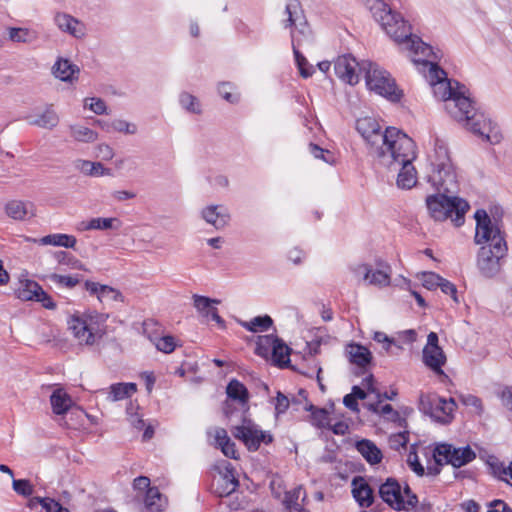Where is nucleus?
I'll list each match as a JSON object with an SVG mask.
<instances>
[{
  "label": "nucleus",
  "instance_id": "obj_49",
  "mask_svg": "<svg viewBox=\"0 0 512 512\" xmlns=\"http://www.w3.org/2000/svg\"><path fill=\"white\" fill-rule=\"evenodd\" d=\"M443 278L434 272H425L422 277V284L429 290L436 289L441 285Z\"/></svg>",
  "mask_w": 512,
  "mask_h": 512
},
{
  "label": "nucleus",
  "instance_id": "obj_4",
  "mask_svg": "<svg viewBox=\"0 0 512 512\" xmlns=\"http://www.w3.org/2000/svg\"><path fill=\"white\" fill-rule=\"evenodd\" d=\"M396 146L377 160L384 167L396 169L401 166L397 176V186L401 189H411L417 183L416 170L412 161L416 157L415 143L408 136H402L396 141Z\"/></svg>",
  "mask_w": 512,
  "mask_h": 512
},
{
  "label": "nucleus",
  "instance_id": "obj_30",
  "mask_svg": "<svg viewBox=\"0 0 512 512\" xmlns=\"http://www.w3.org/2000/svg\"><path fill=\"white\" fill-rule=\"evenodd\" d=\"M42 287L33 280H25L21 283V286L15 291L18 299L23 301H36Z\"/></svg>",
  "mask_w": 512,
  "mask_h": 512
},
{
  "label": "nucleus",
  "instance_id": "obj_23",
  "mask_svg": "<svg viewBox=\"0 0 512 512\" xmlns=\"http://www.w3.org/2000/svg\"><path fill=\"white\" fill-rule=\"evenodd\" d=\"M346 352L349 357V361L360 368H365L371 363L372 354L368 348L360 344H349Z\"/></svg>",
  "mask_w": 512,
  "mask_h": 512
},
{
  "label": "nucleus",
  "instance_id": "obj_53",
  "mask_svg": "<svg viewBox=\"0 0 512 512\" xmlns=\"http://www.w3.org/2000/svg\"><path fill=\"white\" fill-rule=\"evenodd\" d=\"M111 127L118 132H123L131 135L137 132L136 125L129 123L125 120H115L111 123Z\"/></svg>",
  "mask_w": 512,
  "mask_h": 512
},
{
  "label": "nucleus",
  "instance_id": "obj_61",
  "mask_svg": "<svg viewBox=\"0 0 512 512\" xmlns=\"http://www.w3.org/2000/svg\"><path fill=\"white\" fill-rule=\"evenodd\" d=\"M403 493L404 495L406 496V500H404L405 502V510H408L410 508H414L416 507L417 503H418V497L416 494H414L411 490V488L409 487V485H405L404 487V490H403Z\"/></svg>",
  "mask_w": 512,
  "mask_h": 512
},
{
  "label": "nucleus",
  "instance_id": "obj_14",
  "mask_svg": "<svg viewBox=\"0 0 512 512\" xmlns=\"http://www.w3.org/2000/svg\"><path fill=\"white\" fill-rule=\"evenodd\" d=\"M159 328V324L153 319H147L143 322V333L154 343L157 350L164 353L173 352L176 347L174 338L172 336H159L157 334Z\"/></svg>",
  "mask_w": 512,
  "mask_h": 512
},
{
  "label": "nucleus",
  "instance_id": "obj_56",
  "mask_svg": "<svg viewBox=\"0 0 512 512\" xmlns=\"http://www.w3.org/2000/svg\"><path fill=\"white\" fill-rule=\"evenodd\" d=\"M30 35V31L26 28H10L9 38L13 42H26Z\"/></svg>",
  "mask_w": 512,
  "mask_h": 512
},
{
  "label": "nucleus",
  "instance_id": "obj_2",
  "mask_svg": "<svg viewBox=\"0 0 512 512\" xmlns=\"http://www.w3.org/2000/svg\"><path fill=\"white\" fill-rule=\"evenodd\" d=\"M424 75L434 95L445 102V109L455 120L464 122L468 130L491 144L501 141L498 125L474 107L473 101L465 95V86L449 79L442 66H428Z\"/></svg>",
  "mask_w": 512,
  "mask_h": 512
},
{
  "label": "nucleus",
  "instance_id": "obj_48",
  "mask_svg": "<svg viewBox=\"0 0 512 512\" xmlns=\"http://www.w3.org/2000/svg\"><path fill=\"white\" fill-rule=\"evenodd\" d=\"M193 299L195 308L203 315H206V312L213 308L211 306L212 303H219L218 300H212L208 297L200 295H194Z\"/></svg>",
  "mask_w": 512,
  "mask_h": 512
},
{
  "label": "nucleus",
  "instance_id": "obj_41",
  "mask_svg": "<svg viewBox=\"0 0 512 512\" xmlns=\"http://www.w3.org/2000/svg\"><path fill=\"white\" fill-rule=\"evenodd\" d=\"M71 136L79 142H85L90 143L94 142L98 138L97 132L94 130L80 126V125H74L70 127Z\"/></svg>",
  "mask_w": 512,
  "mask_h": 512
},
{
  "label": "nucleus",
  "instance_id": "obj_8",
  "mask_svg": "<svg viewBox=\"0 0 512 512\" xmlns=\"http://www.w3.org/2000/svg\"><path fill=\"white\" fill-rule=\"evenodd\" d=\"M366 85L375 93L391 101H399L402 92L398 90L395 80L390 73L381 66H369L365 75Z\"/></svg>",
  "mask_w": 512,
  "mask_h": 512
},
{
  "label": "nucleus",
  "instance_id": "obj_32",
  "mask_svg": "<svg viewBox=\"0 0 512 512\" xmlns=\"http://www.w3.org/2000/svg\"><path fill=\"white\" fill-rule=\"evenodd\" d=\"M76 167L89 176H112L111 169L104 167L101 162L78 160Z\"/></svg>",
  "mask_w": 512,
  "mask_h": 512
},
{
  "label": "nucleus",
  "instance_id": "obj_28",
  "mask_svg": "<svg viewBox=\"0 0 512 512\" xmlns=\"http://www.w3.org/2000/svg\"><path fill=\"white\" fill-rule=\"evenodd\" d=\"M52 410L57 415L65 414L72 405L71 397L63 390L56 389L50 396Z\"/></svg>",
  "mask_w": 512,
  "mask_h": 512
},
{
  "label": "nucleus",
  "instance_id": "obj_13",
  "mask_svg": "<svg viewBox=\"0 0 512 512\" xmlns=\"http://www.w3.org/2000/svg\"><path fill=\"white\" fill-rule=\"evenodd\" d=\"M434 458L438 465L451 464L455 468H460L476 458V453L469 445L455 448L451 444L442 443L435 447Z\"/></svg>",
  "mask_w": 512,
  "mask_h": 512
},
{
  "label": "nucleus",
  "instance_id": "obj_19",
  "mask_svg": "<svg viewBox=\"0 0 512 512\" xmlns=\"http://www.w3.org/2000/svg\"><path fill=\"white\" fill-rule=\"evenodd\" d=\"M352 494L361 507L367 508L373 503V490L361 476H357L352 480Z\"/></svg>",
  "mask_w": 512,
  "mask_h": 512
},
{
  "label": "nucleus",
  "instance_id": "obj_21",
  "mask_svg": "<svg viewBox=\"0 0 512 512\" xmlns=\"http://www.w3.org/2000/svg\"><path fill=\"white\" fill-rule=\"evenodd\" d=\"M423 362L435 374L446 376L442 367L446 363V355L442 348L423 350Z\"/></svg>",
  "mask_w": 512,
  "mask_h": 512
},
{
  "label": "nucleus",
  "instance_id": "obj_54",
  "mask_svg": "<svg viewBox=\"0 0 512 512\" xmlns=\"http://www.w3.org/2000/svg\"><path fill=\"white\" fill-rule=\"evenodd\" d=\"M232 88L231 83L224 82L219 85L218 92L227 102L235 103L238 101V97L231 92Z\"/></svg>",
  "mask_w": 512,
  "mask_h": 512
},
{
  "label": "nucleus",
  "instance_id": "obj_10",
  "mask_svg": "<svg viewBox=\"0 0 512 512\" xmlns=\"http://www.w3.org/2000/svg\"><path fill=\"white\" fill-rule=\"evenodd\" d=\"M231 433L242 441L249 451H257L261 443L269 444L273 441L270 432L261 430L251 419L245 417L241 425L232 427Z\"/></svg>",
  "mask_w": 512,
  "mask_h": 512
},
{
  "label": "nucleus",
  "instance_id": "obj_3",
  "mask_svg": "<svg viewBox=\"0 0 512 512\" xmlns=\"http://www.w3.org/2000/svg\"><path fill=\"white\" fill-rule=\"evenodd\" d=\"M370 11L386 34L402 49L410 53L413 64H439L446 61L440 49L423 42L412 33V28L400 13L393 11L382 0H373Z\"/></svg>",
  "mask_w": 512,
  "mask_h": 512
},
{
  "label": "nucleus",
  "instance_id": "obj_55",
  "mask_svg": "<svg viewBox=\"0 0 512 512\" xmlns=\"http://www.w3.org/2000/svg\"><path fill=\"white\" fill-rule=\"evenodd\" d=\"M407 463L409 467L418 475L423 476L424 475V467L419 462L418 455L416 451H410L407 458Z\"/></svg>",
  "mask_w": 512,
  "mask_h": 512
},
{
  "label": "nucleus",
  "instance_id": "obj_17",
  "mask_svg": "<svg viewBox=\"0 0 512 512\" xmlns=\"http://www.w3.org/2000/svg\"><path fill=\"white\" fill-rule=\"evenodd\" d=\"M201 215L207 223L213 225L216 229L224 228L230 220V214L227 209L220 205L205 207Z\"/></svg>",
  "mask_w": 512,
  "mask_h": 512
},
{
  "label": "nucleus",
  "instance_id": "obj_44",
  "mask_svg": "<svg viewBox=\"0 0 512 512\" xmlns=\"http://www.w3.org/2000/svg\"><path fill=\"white\" fill-rule=\"evenodd\" d=\"M311 418L313 424L318 428H327L329 427V414L328 411L324 408H315L314 406H310Z\"/></svg>",
  "mask_w": 512,
  "mask_h": 512
},
{
  "label": "nucleus",
  "instance_id": "obj_45",
  "mask_svg": "<svg viewBox=\"0 0 512 512\" xmlns=\"http://www.w3.org/2000/svg\"><path fill=\"white\" fill-rule=\"evenodd\" d=\"M487 464L494 477H497L498 479L505 481L503 476L509 475L508 467H505L504 464L494 456L489 457ZM506 482L508 483L507 480Z\"/></svg>",
  "mask_w": 512,
  "mask_h": 512
},
{
  "label": "nucleus",
  "instance_id": "obj_59",
  "mask_svg": "<svg viewBox=\"0 0 512 512\" xmlns=\"http://www.w3.org/2000/svg\"><path fill=\"white\" fill-rule=\"evenodd\" d=\"M373 340L378 343H382L383 348L386 350V352H390L391 346L395 344V341L393 338H390L384 332H380V331H377L374 333Z\"/></svg>",
  "mask_w": 512,
  "mask_h": 512
},
{
  "label": "nucleus",
  "instance_id": "obj_52",
  "mask_svg": "<svg viewBox=\"0 0 512 512\" xmlns=\"http://www.w3.org/2000/svg\"><path fill=\"white\" fill-rule=\"evenodd\" d=\"M251 324L255 327V331H266L273 325V320L269 315L257 316L251 320Z\"/></svg>",
  "mask_w": 512,
  "mask_h": 512
},
{
  "label": "nucleus",
  "instance_id": "obj_51",
  "mask_svg": "<svg viewBox=\"0 0 512 512\" xmlns=\"http://www.w3.org/2000/svg\"><path fill=\"white\" fill-rule=\"evenodd\" d=\"M99 300H112V301H123V295L120 291L108 286L103 285L101 288Z\"/></svg>",
  "mask_w": 512,
  "mask_h": 512
},
{
  "label": "nucleus",
  "instance_id": "obj_24",
  "mask_svg": "<svg viewBox=\"0 0 512 512\" xmlns=\"http://www.w3.org/2000/svg\"><path fill=\"white\" fill-rule=\"evenodd\" d=\"M28 123L44 129H53L59 123L58 114L53 109L52 105L48 106L42 113L34 117H28Z\"/></svg>",
  "mask_w": 512,
  "mask_h": 512
},
{
  "label": "nucleus",
  "instance_id": "obj_26",
  "mask_svg": "<svg viewBox=\"0 0 512 512\" xmlns=\"http://www.w3.org/2000/svg\"><path fill=\"white\" fill-rule=\"evenodd\" d=\"M356 449L371 465L378 464L382 460L381 450L370 440L362 439L357 441Z\"/></svg>",
  "mask_w": 512,
  "mask_h": 512
},
{
  "label": "nucleus",
  "instance_id": "obj_38",
  "mask_svg": "<svg viewBox=\"0 0 512 512\" xmlns=\"http://www.w3.org/2000/svg\"><path fill=\"white\" fill-rule=\"evenodd\" d=\"M291 349L284 343L282 339L272 349L273 362L279 367H287L290 359Z\"/></svg>",
  "mask_w": 512,
  "mask_h": 512
},
{
  "label": "nucleus",
  "instance_id": "obj_16",
  "mask_svg": "<svg viewBox=\"0 0 512 512\" xmlns=\"http://www.w3.org/2000/svg\"><path fill=\"white\" fill-rule=\"evenodd\" d=\"M54 23L59 30L74 38L81 39L86 35L85 24L70 14L57 12L54 16Z\"/></svg>",
  "mask_w": 512,
  "mask_h": 512
},
{
  "label": "nucleus",
  "instance_id": "obj_58",
  "mask_svg": "<svg viewBox=\"0 0 512 512\" xmlns=\"http://www.w3.org/2000/svg\"><path fill=\"white\" fill-rule=\"evenodd\" d=\"M290 401L286 395L278 391L276 396L275 410L277 414H282L289 408Z\"/></svg>",
  "mask_w": 512,
  "mask_h": 512
},
{
  "label": "nucleus",
  "instance_id": "obj_63",
  "mask_svg": "<svg viewBox=\"0 0 512 512\" xmlns=\"http://www.w3.org/2000/svg\"><path fill=\"white\" fill-rule=\"evenodd\" d=\"M36 302H40L46 309L53 310L56 308V303L53 301L50 295H48L43 289L41 290L39 297L36 298Z\"/></svg>",
  "mask_w": 512,
  "mask_h": 512
},
{
  "label": "nucleus",
  "instance_id": "obj_29",
  "mask_svg": "<svg viewBox=\"0 0 512 512\" xmlns=\"http://www.w3.org/2000/svg\"><path fill=\"white\" fill-rule=\"evenodd\" d=\"M313 39V33L307 21L298 24L297 28L291 31L292 44L310 47Z\"/></svg>",
  "mask_w": 512,
  "mask_h": 512
},
{
  "label": "nucleus",
  "instance_id": "obj_46",
  "mask_svg": "<svg viewBox=\"0 0 512 512\" xmlns=\"http://www.w3.org/2000/svg\"><path fill=\"white\" fill-rule=\"evenodd\" d=\"M12 487L17 494L24 497H29L34 492L33 486L27 479H13Z\"/></svg>",
  "mask_w": 512,
  "mask_h": 512
},
{
  "label": "nucleus",
  "instance_id": "obj_18",
  "mask_svg": "<svg viewBox=\"0 0 512 512\" xmlns=\"http://www.w3.org/2000/svg\"><path fill=\"white\" fill-rule=\"evenodd\" d=\"M352 271L356 275H362L363 280L367 281L371 285L386 286L390 283V275L383 270H375L368 264H359L352 268Z\"/></svg>",
  "mask_w": 512,
  "mask_h": 512
},
{
  "label": "nucleus",
  "instance_id": "obj_42",
  "mask_svg": "<svg viewBox=\"0 0 512 512\" xmlns=\"http://www.w3.org/2000/svg\"><path fill=\"white\" fill-rule=\"evenodd\" d=\"M179 102L187 112L192 114H201V104L197 97L188 93L182 92L179 96Z\"/></svg>",
  "mask_w": 512,
  "mask_h": 512
},
{
  "label": "nucleus",
  "instance_id": "obj_47",
  "mask_svg": "<svg viewBox=\"0 0 512 512\" xmlns=\"http://www.w3.org/2000/svg\"><path fill=\"white\" fill-rule=\"evenodd\" d=\"M408 441H409V432L408 431L395 433L389 437V445L394 450H400L401 448L406 447Z\"/></svg>",
  "mask_w": 512,
  "mask_h": 512
},
{
  "label": "nucleus",
  "instance_id": "obj_25",
  "mask_svg": "<svg viewBox=\"0 0 512 512\" xmlns=\"http://www.w3.org/2000/svg\"><path fill=\"white\" fill-rule=\"evenodd\" d=\"M214 439L216 447H219L222 453L229 458L238 459L239 455L236 450L235 443L228 436L224 428H216L214 431Z\"/></svg>",
  "mask_w": 512,
  "mask_h": 512
},
{
  "label": "nucleus",
  "instance_id": "obj_33",
  "mask_svg": "<svg viewBox=\"0 0 512 512\" xmlns=\"http://www.w3.org/2000/svg\"><path fill=\"white\" fill-rule=\"evenodd\" d=\"M227 396L242 405H246L249 400V392L247 388L237 379H232L226 387Z\"/></svg>",
  "mask_w": 512,
  "mask_h": 512
},
{
  "label": "nucleus",
  "instance_id": "obj_57",
  "mask_svg": "<svg viewBox=\"0 0 512 512\" xmlns=\"http://www.w3.org/2000/svg\"><path fill=\"white\" fill-rule=\"evenodd\" d=\"M460 399L464 405L475 407L479 413H481L483 411L482 401L477 396L472 395V394H467V395H462L460 397Z\"/></svg>",
  "mask_w": 512,
  "mask_h": 512
},
{
  "label": "nucleus",
  "instance_id": "obj_64",
  "mask_svg": "<svg viewBox=\"0 0 512 512\" xmlns=\"http://www.w3.org/2000/svg\"><path fill=\"white\" fill-rule=\"evenodd\" d=\"M44 509L46 512H70L67 508L63 507L59 502L52 498H49Z\"/></svg>",
  "mask_w": 512,
  "mask_h": 512
},
{
  "label": "nucleus",
  "instance_id": "obj_40",
  "mask_svg": "<svg viewBox=\"0 0 512 512\" xmlns=\"http://www.w3.org/2000/svg\"><path fill=\"white\" fill-rule=\"evenodd\" d=\"M335 74L349 85H356L359 82L360 74L355 66H333Z\"/></svg>",
  "mask_w": 512,
  "mask_h": 512
},
{
  "label": "nucleus",
  "instance_id": "obj_11",
  "mask_svg": "<svg viewBox=\"0 0 512 512\" xmlns=\"http://www.w3.org/2000/svg\"><path fill=\"white\" fill-rule=\"evenodd\" d=\"M456 408L453 398L446 400L436 394H422L419 398V409L437 422L446 424L451 420V414Z\"/></svg>",
  "mask_w": 512,
  "mask_h": 512
},
{
  "label": "nucleus",
  "instance_id": "obj_34",
  "mask_svg": "<svg viewBox=\"0 0 512 512\" xmlns=\"http://www.w3.org/2000/svg\"><path fill=\"white\" fill-rule=\"evenodd\" d=\"M79 73V66H52V75L69 84L78 81Z\"/></svg>",
  "mask_w": 512,
  "mask_h": 512
},
{
  "label": "nucleus",
  "instance_id": "obj_35",
  "mask_svg": "<svg viewBox=\"0 0 512 512\" xmlns=\"http://www.w3.org/2000/svg\"><path fill=\"white\" fill-rule=\"evenodd\" d=\"M76 242L77 240L74 236L67 234H50L40 239L42 245L61 246L65 248H74Z\"/></svg>",
  "mask_w": 512,
  "mask_h": 512
},
{
  "label": "nucleus",
  "instance_id": "obj_62",
  "mask_svg": "<svg viewBox=\"0 0 512 512\" xmlns=\"http://www.w3.org/2000/svg\"><path fill=\"white\" fill-rule=\"evenodd\" d=\"M487 512H512V508L503 500L496 499L489 503Z\"/></svg>",
  "mask_w": 512,
  "mask_h": 512
},
{
  "label": "nucleus",
  "instance_id": "obj_6",
  "mask_svg": "<svg viewBox=\"0 0 512 512\" xmlns=\"http://www.w3.org/2000/svg\"><path fill=\"white\" fill-rule=\"evenodd\" d=\"M99 319L96 313L72 315L68 320V328L79 344L91 346L105 334Z\"/></svg>",
  "mask_w": 512,
  "mask_h": 512
},
{
  "label": "nucleus",
  "instance_id": "obj_39",
  "mask_svg": "<svg viewBox=\"0 0 512 512\" xmlns=\"http://www.w3.org/2000/svg\"><path fill=\"white\" fill-rule=\"evenodd\" d=\"M279 340L280 338L273 334L258 336L255 353L263 358H267L270 350L273 349Z\"/></svg>",
  "mask_w": 512,
  "mask_h": 512
},
{
  "label": "nucleus",
  "instance_id": "obj_9",
  "mask_svg": "<svg viewBox=\"0 0 512 512\" xmlns=\"http://www.w3.org/2000/svg\"><path fill=\"white\" fill-rule=\"evenodd\" d=\"M507 245H482L478 252L477 267L486 278L496 276L501 270V260L507 255Z\"/></svg>",
  "mask_w": 512,
  "mask_h": 512
},
{
  "label": "nucleus",
  "instance_id": "obj_5",
  "mask_svg": "<svg viewBox=\"0 0 512 512\" xmlns=\"http://www.w3.org/2000/svg\"><path fill=\"white\" fill-rule=\"evenodd\" d=\"M356 130L365 140L369 155L375 160L393 149L402 136H407L395 127H388L383 132L377 120L369 116L357 119Z\"/></svg>",
  "mask_w": 512,
  "mask_h": 512
},
{
  "label": "nucleus",
  "instance_id": "obj_27",
  "mask_svg": "<svg viewBox=\"0 0 512 512\" xmlns=\"http://www.w3.org/2000/svg\"><path fill=\"white\" fill-rule=\"evenodd\" d=\"M305 498L306 493L301 486L286 492L284 499L286 509L289 512H307V510L303 507Z\"/></svg>",
  "mask_w": 512,
  "mask_h": 512
},
{
  "label": "nucleus",
  "instance_id": "obj_36",
  "mask_svg": "<svg viewBox=\"0 0 512 512\" xmlns=\"http://www.w3.org/2000/svg\"><path fill=\"white\" fill-rule=\"evenodd\" d=\"M145 507L150 512H160L163 510L165 500L156 487L148 488L145 495Z\"/></svg>",
  "mask_w": 512,
  "mask_h": 512
},
{
  "label": "nucleus",
  "instance_id": "obj_7",
  "mask_svg": "<svg viewBox=\"0 0 512 512\" xmlns=\"http://www.w3.org/2000/svg\"><path fill=\"white\" fill-rule=\"evenodd\" d=\"M476 220L475 243L479 245L498 244L507 245L505 233L502 231L501 219H492L484 209L475 212Z\"/></svg>",
  "mask_w": 512,
  "mask_h": 512
},
{
  "label": "nucleus",
  "instance_id": "obj_22",
  "mask_svg": "<svg viewBox=\"0 0 512 512\" xmlns=\"http://www.w3.org/2000/svg\"><path fill=\"white\" fill-rule=\"evenodd\" d=\"M284 14L286 16L283 19V24L285 28H297L298 24L306 21V18L301 9L300 2L298 0H286V7Z\"/></svg>",
  "mask_w": 512,
  "mask_h": 512
},
{
  "label": "nucleus",
  "instance_id": "obj_12",
  "mask_svg": "<svg viewBox=\"0 0 512 512\" xmlns=\"http://www.w3.org/2000/svg\"><path fill=\"white\" fill-rule=\"evenodd\" d=\"M213 470L217 472L214 475L211 490L218 497L229 496L239 486V480L236 476L235 468L227 460L217 462Z\"/></svg>",
  "mask_w": 512,
  "mask_h": 512
},
{
  "label": "nucleus",
  "instance_id": "obj_50",
  "mask_svg": "<svg viewBox=\"0 0 512 512\" xmlns=\"http://www.w3.org/2000/svg\"><path fill=\"white\" fill-rule=\"evenodd\" d=\"M84 106L89 107L95 114L102 115L107 113L105 102L101 98H86Z\"/></svg>",
  "mask_w": 512,
  "mask_h": 512
},
{
  "label": "nucleus",
  "instance_id": "obj_20",
  "mask_svg": "<svg viewBox=\"0 0 512 512\" xmlns=\"http://www.w3.org/2000/svg\"><path fill=\"white\" fill-rule=\"evenodd\" d=\"M5 211L10 218L19 221L35 216L34 204L28 201L11 200L6 204Z\"/></svg>",
  "mask_w": 512,
  "mask_h": 512
},
{
  "label": "nucleus",
  "instance_id": "obj_1",
  "mask_svg": "<svg viewBox=\"0 0 512 512\" xmlns=\"http://www.w3.org/2000/svg\"><path fill=\"white\" fill-rule=\"evenodd\" d=\"M426 180L437 191L426 197V206L435 221L452 220L456 227L464 224L469 203L455 196L458 190L456 168L451 160L446 143L436 139L433 153L429 155V171Z\"/></svg>",
  "mask_w": 512,
  "mask_h": 512
},
{
  "label": "nucleus",
  "instance_id": "obj_37",
  "mask_svg": "<svg viewBox=\"0 0 512 512\" xmlns=\"http://www.w3.org/2000/svg\"><path fill=\"white\" fill-rule=\"evenodd\" d=\"M118 222L117 218H92L87 222H81L79 226V230L87 231V230H108L115 228L113 223Z\"/></svg>",
  "mask_w": 512,
  "mask_h": 512
},
{
  "label": "nucleus",
  "instance_id": "obj_15",
  "mask_svg": "<svg viewBox=\"0 0 512 512\" xmlns=\"http://www.w3.org/2000/svg\"><path fill=\"white\" fill-rule=\"evenodd\" d=\"M382 500L394 510L405 508L404 497L401 493V486L394 478H388L379 488Z\"/></svg>",
  "mask_w": 512,
  "mask_h": 512
},
{
  "label": "nucleus",
  "instance_id": "obj_60",
  "mask_svg": "<svg viewBox=\"0 0 512 512\" xmlns=\"http://www.w3.org/2000/svg\"><path fill=\"white\" fill-rule=\"evenodd\" d=\"M439 288L443 293L450 295L456 303L459 302L457 297V288L453 283L443 278Z\"/></svg>",
  "mask_w": 512,
  "mask_h": 512
},
{
  "label": "nucleus",
  "instance_id": "obj_43",
  "mask_svg": "<svg viewBox=\"0 0 512 512\" xmlns=\"http://www.w3.org/2000/svg\"><path fill=\"white\" fill-rule=\"evenodd\" d=\"M50 280L58 285V286H62V287H66V288H74L76 285H78L82 278L76 274V275H60V274H51L50 275Z\"/></svg>",
  "mask_w": 512,
  "mask_h": 512
},
{
  "label": "nucleus",
  "instance_id": "obj_31",
  "mask_svg": "<svg viewBox=\"0 0 512 512\" xmlns=\"http://www.w3.org/2000/svg\"><path fill=\"white\" fill-rule=\"evenodd\" d=\"M137 391L135 383H116L110 386L107 399L111 402L123 400Z\"/></svg>",
  "mask_w": 512,
  "mask_h": 512
}]
</instances>
